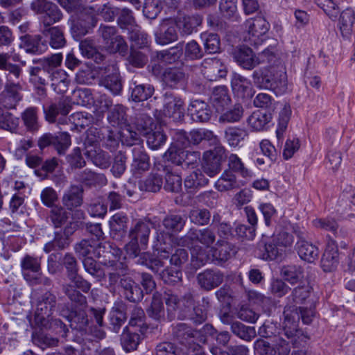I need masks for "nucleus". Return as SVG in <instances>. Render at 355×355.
<instances>
[{"label":"nucleus","mask_w":355,"mask_h":355,"mask_svg":"<svg viewBox=\"0 0 355 355\" xmlns=\"http://www.w3.org/2000/svg\"><path fill=\"white\" fill-rule=\"evenodd\" d=\"M210 101L217 110L227 105L230 101L227 88L225 86L215 87L210 96Z\"/></svg>","instance_id":"nucleus-45"},{"label":"nucleus","mask_w":355,"mask_h":355,"mask_svg":"<svg viewBox=\"0 0 355 355\" xmlns=\"http://www.w3.org/2000/svg\"><path fill=\"white\" fill-rule=\"evenodd\" d=\"M21 268L25 279V275H36V273L41 271V258L26 254L21 261Z\"/></svg>","instance_id":"nucleus-43"},{"label":"nucleus","mask_w":355,"mask_h":355,"mask_svg":"<svg viewBox=\"0 0 355 355\" xmlns=\"http://www.w3.org/2000/svg\"><path fill=\"white\" fill-rule=\"evenodd\" d=\"M51 81V87L57 93H64L68 87V76L64 70L59 68L48 75Z\"/></svg>","instance_id":"nucleus-36"},{"label":"nucleus","mask_w":355,"mask_h":355,"mask_svg":"<svg viewBox=\"0 0 355 355\" xmlns=\"http://www.w3.org/2000/svg\"><path fill=\"white\" fill-rule=\"evenodd\" d=\"M338 263V250L336 247L328 246L322 259L321 267L324 272H331L336 269Z\"/></svg>","instance_id":"nucleus-40"},{"label":"nucleus","mask_w":355,"mask_h":355,"mask_svg":"<svg viewBox=\"0 0 355 355\" xmlns=\"http://www.w3.org/2000/svg\"><path fill=\"white\" fill-rule=\"evenodd\" d=\"M85 156L91 159L92 163L101 168H107L110 165V158L108 153L94 146L86 148Z\"/></svg>","instance_id":"nucleus-33"},{"label":"nucleus","mask_w":355,"mask_h":355,"mask_svg":"<svg viewBox=\"0 0 355 355\" xmlns=\"http://www.w3.org/2000/svg\"><path fill=\"white\" fill-rule=\"evenodd\" d=\"M73 284H67L63 286V291L69 299L80 306L87 305V299L78 290L80 289L84 293H88L92 284L78 274L69 279Z\"/></svg>","instance_id":"nucleus-5"},{"label":"nucleus","mask_w":355,"mask_h":355,"mask_svg":"<svg viewBox=\"0 0 355 355\" xmlns=\"http://www.w3.org/2000/svg\"><path fill=\"white\" fill-rule=\"evenodd\" d=\"M128 223V217L123 212L116 213L109 221L110 229L113 232H122L123 234L126 232Z\"/></svg>","instance_id":"nucleus-62"},{"label":"nucleus","mask_w":355,"mask_h":355,"mask_svg":"<svg viewBox=\"0 0 355 355\" xmlns=\"http://www.w3.org/2000/svg\"><path fill=\"white\" fill-rule=\"evenodd\" d=\"M62 55L60 53L45 57L39 61L42 70L48 75L58 69L62 64Z\"/></svg>","instance_id":"nucleus-53"},{"label":"nucleus","mask_w":355,"mask_h":355,"mask_svg":"<svg viewBox=\"0 0 355 355\" xmlns=\"http://www.w3.org/2000/svg\"><path fill=\"white\" fill-rule=\"evenodd\" d=\"M264 252L261 258L263 260H276L282 258L285 254L283 248H280L272 239L263 245Z\"/></svg>","instance_id":"nucleus-58"},{"label":"nucleus","mask_w":355,"mask_h":355,"mask_svg":"<svg viewBox=\"0 0 355 355\" xmlns=\"http://www.w3.org/2000/svg\"><path fill=\"white\" fill-rule=\"evenodd\" d=\"M87 19H89V17L87 19L79 18L72 22L71 33L75 40H79L89 33L90 26L89 21Z\"/></svg>","instance_id":"nucleus-61"},{"label":"nucleus","mask_w":355,"mask_h":355,"mask_svg":"<svg viewBox=\"0 0 355 355\" xmlns=\"http://www.w3.org/2000/svg\"><path fill=\"white\" fill-rule=\"evenodd\" d=\"M98 33L103 39L105 48L109 53L126 55L128 49V44L121 35L117 34V28L115 26L101 24Z\"/></svg>","instance_id":"nucleus-4"},{"label":"nucleus","mask_w":355,"mask_h":355,"mask_svg":"<svg viewBox=\"0 0 355 355\" xmlns=\"http://www.w3.org/2000/svg\"><path fill=\"white\" fill-rule=\"evenodd\" d=\"M216 238L214 231L209 227L201 230L191 228L184 236L179 238L177 245L192 248L191 265L198 269L206 264L210 260V257L205 249L196 246V244L200 243L206 248H209L215 242Z\"/></svg>","instance_id":"nucleus-1"},{"label":"nucleus","mask_w":355,"mask_h":355,"mask_svg":"<svg viewBox=\"0 0 355 355\" xmlns=\"http://www.w3.org/2000/svg\"><path fill=\"white\" fill-rule=\"evenodd\" d=\"M26 129L31 132H37L40 129L38 111L36 107L26 108L21 114Z\"/></svg>","instance_id":"nucleus-38"},{"label":"nucleus","mask_w":355,"mask_h":355,"mask_svg":"<svg viewBox=\"0 0 355 355\" xmlns=\"http://www.w3.org/2000/svg\"><path fill=\"white\" fill-rule=\"evenodd\" d=\"M224 280V275L218 270L207 269L197 275L200 288L209 291L219 286Z\"/></svg>","instance_id":"nucleus-18"},{"label":"nucleus","mask_w":355,"mask_h":355,"mask_svg":"<svg viewBox=\"0 0 355 355\" xmlns=\"http://www.w3.org/2000/svg\"><path fill=\"white\" fill-rule=\"evenodd\" d=\"M69 216L70 214L64 208L55 206L51 209L48 218L54 227L58 228L62 227L67 222Z\"/></svg>","instance_id":"nucleus-54"},{"label":"nucleus","mask_w":355,"mask_h":355,"mask_svg":"<svg viewBox=\"0 0 355 355\" xmlns=\"http://www.w3.org/2000/svg\"><path fill=\"white\" fill-rule=\"evenodd\" d=\"M41 15L42 16L40 19V29L53 26L54 24L59 22L63 17L58 6L53 2Z\"/></svg>","instance_id":"nucleus-30"},{"label":"nucleus","mask_w":355,"mask_h":355,"mask_svg":"<svg viewBox=\"0 0 355 355\" xmlns=\"http://www.w3.org/2000/svg\"><path fill=\"white\" fill-rule=\"evenodd\" d=\"M178 37L176 22L171 19H164L155 33V40L162 45L176 41Z\"/></svg>","instance_id":"nucleus-17"},{"label":"nucleus","mask_w":355,"mask_h":355,"mask_svg":"<svg viewBox=\"0 0 355 355\" xmlns=\"http://www.w3.org/2000/svg\"><path fill=\"white\" fill-rule=\"evenodd\" d=\"M21 62L25 64V62L21 61L20 55L15 53V51L0 53V70L6 71V78L12 76L16 78H21L22 76L21 67L16 64L12 63Z\"/></svg>","instance_id":"nucleus-10"},{"label":"nucleus","mask_w":355,"mask_h":355,"mask_svg":"<svg viewBox=\"0 0 355 355\" xmlns=\"http://www.w3.org/2000/svg\"><path fill=\"white\" fill-rule=\"evenodd\" d=\"M173 334L180 343L184 345L194 337V331L185 323H178L173 327Z\"/></svg>","instance_id":"nucleus-56"},{"label":"nucleus","mask_w":355,"mask_h":355,"mask_svg":"<svg viewBox=\"0 0 355 355\" xmlns=\"http://www.w3.org/2000/svg\"><path fill=\"white\" fill-rule=\"evenodd\" d=\"M97 246L100 244L94 240L84 239L75 245L74 250L79 257L86 258L94 252Z\"/></svg>","instance_id":"nucleus-59"},{"label":"nucleus","mask_w":355,"mask_h":355,"mask_svg":"<svg viewBox=\"0 0 355 355\" xmlns=\"http://www.w3.org/2000/svg\"><path fill=\"white\" fill-rule=\"evenodd\" d=\"M187 80L183 70L177 67H169L163 73V81L171 88H184Z\"/></svg>","instance_id":"nucleus-23"},{"label":"nucleus","mask_w":355,"mask_h":355,"mask_svg":"<svg viewBox=\"0 0 355 355\" xmlns=\"http://www.w3.org/2000/svg\"><path fill=\"white\" fill-rule=\"evenodd\" d=\"M83 265L85 271L97 281L100 282L105 277V272L100 268L96 260L92 257H88L84 258Z\"/></svg>","instance_id":"nucleus-57"},{"label":"nucleus","mask_w":355,"mask_h":355,"mask_svg":"<svg viewBox=\"0 0 355 355\" xmlns=\"http://www.w3.org/2000/svg\"><path fill=\"white\" fill-rule=\"evenodd\" d=\"M132 169L138 173L148 171L150 167L148 155L141 148H134Z\"/></svg>","instance_id":"nucleus-44"},{"label":"nucleus","mask_w":355,"mask_h":355,"mask_svg":"<svg viewBox=\"0 0 355 355\" xmlns=\"http://www.w3.org/2000/svg\"><path fill=\"white\" fill-rule=\"evenodd\" d=\"M105 266L107 270L110 286H115L119 282V279L121 280V277L125 276L124 275L125 266L122 262L109 261L107 263H105Z\"/></svg>","instance_id":"nucleus-35"},{"label":"nucleus","mask_w":355,"mask_h":355,"mask_svg":"<svg viewBox=\"0 0 355 355\" xmlns=\"http://www.w3.org/2000/svg\"><path fill=\"white\" fill-rule=\"evenodd\" d=\"M126 305L122 301H116L114 302L110 313V328L116 333H118L127 320L125 313Z\"/></svg>","instance_id":"nucleus-26"},{"label":"nucleus","mask_w":355,"mask_h":355,"mask_svg":"<svg viewBox=\"0 0 355 355\" xmlns=\"http://www.w3.org/2000/svg\"><path fill=\"white\" fill-rule=\"evenodd\" d=\"M233 57L236 62L245 70H252L260 64V58L248 46L235 50Z\"/></svg>","instance_id":"nucleus-15"},{"label":"nucleus","mask_w":355,"mask_h":355,"mask_svg":"<svg viewBox=\"0 0 355 355\" xmlns=\"http://www.w3.org/2000/svg\"><path fill=\"white\" fill-rule=\"evenodd\" d=\"M252 80L261 89L272 90L282 95L288 90V80L285 68L282 65H270L254 71Z\"/></svg>","instance_id":"nucleus-2"},{"label":"nucleus","mask_w":355,"mask_h":355,"mask_svg":"<svg viewBox=\"0 0 355 355\" xmlns=\"http://www.w3.org/2000/svg\"><path fill=\"white\" fill-rule=\"evenodd\" d=\"M214 187L220 192H225L239 187L236 175L230 170H225L214 184Z\"/></svg>","instance_id":"nucleus-32"},{"label":"nucleus","mask_w":355,"mask_h":355,"mask_svg":"<svg viewBox=\"0 0 355 355\" xmlns=\"http://www.w3.org/2000/svg\"><path fill=\"white\" fill-rule=\"evenodd\" d=\"M248 35L245 40L250 45L258 46L262 43L263 37L270 28L269 23L262 17H256L246 21Z\"/></svg>","instance_id":"nucleus-7"},{"label":"nucleus","mask_w":355,"mask_h":355,"mask_svg":"<svg viewBox=\"0 0 355 355\" xmlns=\"http://www.w3.org/2000/svg\"><path fill=\"white\" fill-rule=\"evenodd\" d=\"M148 315L156 320H159L164 316V309L162 299V295L155 292L152 297V301L150 307L147 309Z\"/></svg>","instance_id":"nucleus-49"},{"label":"nucleus","mask_w":355,"mask_h":355,"mask_svg":"<svg viewBox=\"0 0 355 355\" xmlns=\"http://www.w3.org/2000/svg\"><path fill=\"white\" fill-rule=\"evenodd\" d=\"M188 113L193 121L203 123L211 119L212 112L205 101L195 99L190 102Z\"/></svg>","instance_id":"nucleus-21"},{"label":"nucleus","mask_w":355,"mask_h":355,"mask_svg":"<svg viewBox=\"0 0 355 355\" xmlns=\"http://www.w3.org/2000/svg\"><path fill=\"white\" fill-rule=\"evenodd\" d=\"M211 218L209 211L206 209L193 208L189 213L190 221L197 225H206Z\"/></svg>","instance_id":"nucleus-64"},{"label":"nucleus","mask_w":355,"mask_h":355,"mask_svg":"<svg viewBox=\"0 0 355 355\" xmlns=\"http://www.w3.org/2000/svg\"><path fill=\"white\" fill-rule=\"evenodd\" d=\"M85 306H80V309L75 310L74 313L70 320V326L73 329H76L79 331H85L89 324V320L86 311H85Z\"/></svg>","instance_id":"nucleus-55"},{"label":"nucleus","mask_w":355,"mask_h":355,"mask_svg":"<svg viewBox=\"0 0 355 355\" xmlns=\"http://www.w3.org/2000/svg\"><path fill=\"white\" fill-rule=\"evenodd\" d=\"M131 98L135 102L144 101L152 96L154 93V87L149 84H137L132 83L130 86Z\"/></svg>","instance_id":"nucleus-34"},{"label":"nucleus","mask_w":355,"mask_h":355,"mask_svg":"<svg viewBox=\"0 0 355 355\" xmlns=\"http://www.w3.org/2000/svg\"><path fill=\"white\" fill-rule=\"evenodd\" d=\"M289 303L294 304H306L314 306L318 302V297L312 292V288L309 285L299 286L295 288L291 294L287 297Z\"/></svg>","instance_id":"nucleus-16"},{"label":"nucleus","mask_w":355,"mask_h":355,"mask_svg":"<svg viewBox=\"0 0 355 355\" xmlns=\"http://www.w3.org/2000/svg\"><path fill=\"white\" fill-rule=\"evenodd\" d=\"M296 248L300 257L309 263L313 262L319 256L318 247L302 238L297 242Z\"/></svg>","instance_id":"nucleus-31"},{"label":"nucleus","mask_w":355,"mask_h":355,"mask_svg":"<svg viewBox=\"0 0 355 355\" xmlns=\"http://www.w3.org/2000/svg\"><path fill=\"white\" fill-rule=\"evenodd\" d=\"M355 20V12L351 8L344 10L340 15L338 26L344 37L348 36Z\"/></svg>","instance_id":"nucleus-47"},{"label":"nucleus","mask_w":355,"mask_h":355,"mask_svg":"<svg viewBox=\"0 0 355 355\" xmlns=\"http://www.w3.org/2000/svg\"><path fill=\"white\" fill-rule=\"evenodd\" d=\"M150 234V223L139 219L132 223L129 231L128 238L140 243L143 250L146 249Z\"/></svg>","instance_id":"nucleus-13"},{"label":"nucleus","mask_w":355,"mask_h":355,"mask_svg":"<svg viewBox=\"0 0 355 355\" xmlns=\"http://www.w3.org/2000/svg\"><path fill=\"white\" fill-rule=\"evenodd\" d=\"M21 78H16L8 77L6 78V95L3 101V106L6 109L15 108L17 103L21 101V95L20 91L22 89V86L20 83Z\"/></svg>","instance_id":"nucleus-11"},{"label":"nucleus","mask_w":355,"mask_h":355,"mask_svg":"<svg viewBox=\"0 0 355 355\" xmlns=\"http://www.w3.org/2000/svg\"><path fill=\"white\" fill-rule=\"evenodd\" d=\"M56 305V297L55 295L47 292L39 299L35 311V320L41 325H46V322L49 321L53 311Z\"/></svg>","instance_id":"nucleus-9"},{"label":"nucleus","mask_w":355,"mask_h":355,"mask_svg":"<svg viewBox=\"0 0 355 355\" xmlns=\"http://www.w3.org/2000/svg\"><path fill=\"white\" fill-rule=\"evenodd\" d=\"M209 251L211 261L216 264L226 262L235 253L234 245L224 240H218Z\"/></svg>","instance_id":"nucleus-22"},{"label":"nucleus","mask_w":355,"mask_h":355,"mask_svg":"<svg viewBox=\"0 0 355 355\" xmlns=\"http://www.w3.org/2000/svg\"><path fill=\"white\" fill-rule=\"evenodd\" d=\"M184 111V102L180 97L168 92L164 94L163 113L166 116L180 118Z\"/></svg>","instance_id":"nucleus-20"},{"label":"nucleus","mask_w":355,"mask_h":355,"mask_svg":"<svg viewBox=\"0 0 355 355\" xmlns=\"http://www.w3.org/2000/svg\"><path fill=\"white\" fill-rule=\"evenodd\" d=\"M201 71L210 81H216L227 74L226 67L216 58L205 59L202 63Z\"/></svg>","instance_id":"nucleus-14"},{"label":"nucleus","mask_w":355,"mask_h":355,"mask_svg":"<svg viewBox=\"0 0 355 355\" xmlns=\"http://www.w3.org/2000/svg\"><path fill=\"white\" fill-rule=\"evenodd\" d=\"M107 121L112 126L117 128L119 130L125 128L128 123L125 107L120 104L114 105L108 112Z\"/></svg>","instance_id":"nucleus-28"},{"label":"nucleus","mask_w":355,"mask_h":355,"mask_svg":"<svg viewBox=\"0 0 355 355\" xmlns=\"http://www.w3.org/2000/svg\"><path fill=\"white\" fill-rule=\"evenodd\" d=\"M19 119L0 106V130L16 132Z\"/></svg>","instance_id":"nucleus-42"},{"label":"nucleus","mask_w":355,"mask_h":355,"mask_svg":"<svg viewBox=\"0 0 355 355\" xmlns=\"http://www.w3.org/2000/svg\"><path fill=\"white\" fill-rule=\"evenodd\" d=\"M315 305H307V306L297 307L295 305H288V304L285 306L283 327L285 335L288 338H292L295 332H297L300 318L304 324H311L313 318L315 317Z\"/></svg>","instance_id":"nucleus-3"},{"label":"nucleus","mask_w":355,"mask_h":355,"mask_svg":"<svg viewBox=\"0 0 355 355\" xmlns=\"http://www.w3.org/2000/svg\"><path fill=\"white\" fill-rule=\"evenodd\" d=\"M104 71L107 74L101 80V85L110 90L114 95L119 94L123 86L116 64H108L104 67Z\"/></svg>","instance_id":"nucleus-12"},{"label":"nucleus","mask_w":355,"mask_h":355,"mask_svg":"<svg viewBox=\"0 0 355 355\" xmlns=\"http://www.w3.org/2000/svg\"><path fill=\"white\" fill-rule=\"evenodd\" d=\"M162 184L161 175L150 174L145 180L139 182V188L141 191L157 192L162 188Z\"/></svg>","instance_id":"nucleus-52"},{"label":"nucleus","mask_w":355,"mask_h":355,"mask_svg":"<svg viewBox=\"0 0 355 355\" xmlns=\"http://www.w3.org/2000/svg\"><path fill=\"white\" fill-rule=\"evenodd\" d=\"M119 286L124 297L128 301L138 302L143 299V291L131 277L128 276L121 277L119 280Z\"/></svg>","instance_id":"nucleus-19"},{"label":"nucleus","mask_w":355,"mask_h":355,"mask_svg":"<svg viewBox=\"0 0 355 355\" xmlns=\"http://www.w3.org/2000/svg\"><path fill=\"white\" fill-rule=\"evenodd\" d=\"M248 136L247 131L238 127H229L225 131V137L228 144L236 147Z\"/></svg>","instance_id":"nucleus-50"},{"label":"nucleus","mask_w":355,"mask_h":355,"mask_svg":"<svg viewBox=\"0 0 355 355\" xmlns=\"http://www.w3.org/2000/svg\"><path fill=\"white\" fill-rule=\"evenodd\" d=\"M144 136L146 138L148 146L153 150L159 149L167 139L161 125H155L154 130L146 132Z\"/></svg>","instance_id":"nucleus-39"},{"label":"nucleus","mask_w":355,"mask_h":355,"mask_svg":"<svg viewBox=\"0 0 355 355\" xmlns=\"http://www.w3.org/2000/svg\"><path fill=\"white\" fill-rule=\"evenodd\" d=\"M208 183L209 179L200 170L192 172L184 180V187L189 192H191L198 187L205 186Z\"/></svg>","instance_id":"nucleus-48"},{"label":"nucleus","mask_w":355,"mask_h":355,"mask_svg":"<svg viewBox=\"0 0 355 355\" xmlns=\"http://www.w3.org/2000/svg\"><path fill=\"white\" fill-rule=\"evenodd\" d=\"M166 258L162 257L161 252H158L156 257L149 253H143L139 260L141 264L146 266L154 272H158L164 266V260Z\"/></svg>","instance_id":"nucleus-51"},{"label":"nucleus","mask_w":355,"mask_h":355,"mask_svg":"<svg viewBox=\"0 0 355 355\" xmlns=\"http://www.w3.org/2000/svg\"><path fill=\"white\" fill-rule=\"evenodd\" d=\"M233 92L240 98H250L252 96V87L250 81L240 74L235 73L232 79Z\"/></svg>","instance_id":"nucleus-29"},{"label":"nucleus","mask_w":355,"mask_h":355,"mask_svg":"<svg viewBox=\"0 0 355 355\" xmlns=\"http://www.w3.org/2000/svg\"><path fill=\"white\" fill-rule=\"evenodd\" d=\"M126 329L121 336V343L125 351L130 352L137 349L140 342V336L136 332L131 333Z\"/></svg>","instance_id":"nucleus-63"},{"label":"nucleus","mask_w":355,"mask_h":355,"mask_svg":"<svg viewBox=\"0 0 355 355\" xmlns=\"http://www.w3.org/2000/svg\"><path fill=\"white\" fill-rule=\"evenodd\" d=\"M40 33L47 40L50 46L55 49L64 47L66 40L64 31L60 26H51L40 29Z\"/></svg>","instance_id":"nucleus-24"},{"label":"nucleus","mask_w":355,"mask_h":355,"mask_svg":"<svg viewBox=\"0 0 355 355\" xmlns=\"http://www.w3.org/2000/svg\"><path fill=\"white\" fill-rule=\"evenodd\" d=\"M70 145L71 137L67 132L45 133L38 140L40 149L52 146L60 155L64 154Z\"/></svg>","instance_id":"nucleus-8"},{"label":"nucleus","mask_w":355,"mask_h":355,"mask_svg":"<svg viewBox=\"0 0 355 355\" xmlns=\"http://www.w3.org/2000/svg\"><path fill=\"white\" fill-rule=\"evenodd\" d=\"M71 109V106L64 101H60L58 103L51 105L47 109H44L46 119L53 123L56 120V117L60 114L62 116H67Z\"/></svg>","instance_id":"nucleus-41"},{"label":"nucleus","mask_w":355,"mask_h":355,"mask_svg":"<svg viewBox=\"0 0 355 355\" xmlns=\"http://www.w3.org/2000/svg\"><path fill=\"white\" fill-rule=\"evenodd\" d=\"M179 239L174 241V237L169 233L160 232L157 234L153 248L161 252L162 257L169 259V254L173 248V243L177 244Z\"/></svg>","instance_id":"nucleus-25"},{"label":"nucleus","mask_w":355,"mask_h":355,"mask_svg":"<svg viewBox=\"0 0 355 355\" xmlns=\"http://www.w3.org/2000/svg\"><path fill=\"white\" fill-rule=\"evenodd\" d=\"M272 119L271 114L266 112H254L248 118V125L256 131L264 130Z\"/></svg>","instance_id":"nucleus-46"},{"label":"nucleus","mask_w":355,"mask_h":355,"mask_svg":"<svg viewBox=\"0 0 355 355\" xmlns=\"http://www.w3.org/2000/svg\"><path fill=\"white\" fill-rule=\"evenodd\" d=\"M83 189L81 186L71 185L62 196L63 205L69 210L80 207L83 203Z\"/></svg>","instance_id":"nucleus-27"},{"label":"nucleus","mask_w":355,"mask_h":355,"mask_svg":"<svg viewBox=\"0 0 355 355\" xmlns=\"http://www.w3.org/2000/svg\"><path fill=\"white\" fill-rule=\"evenodd\" d=\"M166 172V184L164 189L166 191L178 193L182 190V178L180 175L171 172L168 166H166L164 168Z\"/></svg>","instance_id":"nucleus-60"},{"label":"nucleus","mask_w":355,"mask_h":355,"mask_svg":"<svg viewBox=\"0 0 355 355\" xmlns=\"http://www.w3.org/2000/svg\"><path fill=\"white\" fill-rule=\"evenodd\" d=\"M225 152V148L221 146H216L214 149L205 152L202 162V173L210 178L216 175L221 171Z\"/></svg>","instance_id":"nucleus-6"},{"label":"nucleus","mask_w":355,"mask_h":355,"mask_svg":"<svg viewBox=\"0 0 355 355\" xmlns=\"http://www.w3.org/2000/svg\"><path fill=\"white\" fill-rule=\"evenodd\" d=\"M189 134L190 146L198 145L203 141H207L210 145L216 146L218 141V138L211 130L206 129L193 130Z\"/></svg>","instance_id":"nucleus-37"}]
</instances>
